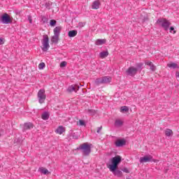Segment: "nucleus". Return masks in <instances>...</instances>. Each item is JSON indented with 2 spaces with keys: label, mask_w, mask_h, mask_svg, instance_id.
I'll use <instances>...</instances> for the list:
<instances>
[{
  "label": "nucleus",
  "mask_w": 179,
  "mask_h": 179,
  "mask_svg": "<svg viewBox=\"0 0 179 179\" xmlns=\"http://www.w3.org/2000/svg\"><path fill=\"white\" fill-rule=\"evenodd\" d=\"M65 66H66V62H62L60 64V67L64 68Z\"/></svg>",
  "instance_id": "obj_33"
},
{
  "label": "nucleus",
  "mask_w": 179,
  "mask_h": 179,
  "mask_svg": "<svg viewBox=\"0 0 179 179\" xmlns=\"http://www.w3.org/2000/svg\"><path fill=\"white\" fill-rule=\"evenodd\" d=\"M77 149L78 150H81L84 156H89V155L92 153V148L90 147V145L87 143L80 145Z\"/></svg>",
  "instance_id": "obj_3"
},
{
  "label": "nucleus",
  "mask_w": 179,
  "mask_h": 179,
  "mask_svg": "<svg viewBox=\"0 0 179 179\" xmlns=\"http://www.w3.org/2000/svg\"><path fill=\"white\" fill-rule=\"evenodd\" d=\"M56 134H59V135H62L64 132H65V127L62 126H59L55 131Z\"/></svg>",
  "instance_id": "obj_15"
},
{
  "label": "nucleus",
  "mask_w": 179,
  "mask_h": 179,
  "mask_svg": "<svg viewBox=\"0 0 179 179\" xmlns=\"http://www.w3.org/2000/svg\"><path fill=\"white\" fill-rule=\"evenodd\" d=\"M150 66L151 71H156V66L153 65V64H152V66Z\"/></svg>",
  "instance_id": "obj_34"
},
{
  "label": "nucleus",
  "mask_w": 179,
  "mask_h": 179,
  "mask_svg": "<svg viewBox=\"0 0 179 179\" xmlns=\"http://www.w3.org/2000/svg\"><path fill=\"white\" fill-rule=\"evenodd\" d=\"M0 136H1V134H0Z\"/></svg>",
  "instance_id": "obj_45"
},
{
  "label": "nucleus",
  "mask_w": 179,
  "mask_h": 179,
  "mask_svg": "<svg viewBox=\"0 0 179 179\" xmlns=\"http://www.w3.org/2000/svg\"><path fill=\"white\" fill-rule=\"evenodd\" d=\"M34 127V126L32 124L31 122L24 123L23 130L27 131V129H33Z\"/></svg>",
  "instance_id": "obj_12"
},
{
  "label": "nucleus",
  "mask_w": 179,
  "mask_h": 179,
  "mask_svg": "<svg viewBox=\"0 0 179 179\" xmlns=\"http://www.w3.org/2000/svg\"><path fill=\"white\" fill-rule=\"evenodd\" d=\"M76 139H78V136H76Z\"/></svg>",
  "instance_id": "obj_44"
},
{
  "label": "nucleus",
  "mask_w": 179,
  "mask_h": 179,
  "mask_svg": "<svg viewBox=\"0 0 179 179\" xmlns=\"http://www.w3.org/2000/svg\"><path fill=\"white\" fill-rule=\"evenodd\" d=\"M137 68H136L137 69V71H142V66H143V63H138L136 64Z\"/></svg>",
  "instance_id": "obj_26"
},
{
  "label": "nucleus",
  "mask_w": 179,
  "mask_h": 179,
  "mask_svg": "<svg viewBox=\"0 0 179 179\" xmlns=\"http://www.w3.org/2000/svg\"><path fill=\"white\" fill-rule=\"evenodd\" d=\"M167 66H169V68H172L173 69H179L178 64H177L176 63L168 64Z\"/></svg>",
  "instance_id": "obj_20"
},
{
  "label": "nucleus",
  "mask_w": 179,
  "mask_h": 179,
  "mask_svg": "<svg viewBox=\"0 0 179 179\" xmlns=\"http://www.w3.org/2000/svg\"><path fill=\"white\" fill-rule=\"evenodd\" d=\"M122 162V157L120 155H116L115 157L110 159V163H107L106 166L108 169H109L110 171H111L114 176L116 177H122V171L120 170H117L118 169V164Z\"/></svg>",
  "instance_id": "obj_1"
},
{
  "label": "nucleus",
  "mask_w": 179,
  "mask_h": 179,
  "mask_svg": "<svg viewBox=\"0 0 179 179\" xmlns=\"http://www.w3.org/2000/svg\"><path fill=\"white\" fill-rule=\"evenodd\" d=\"M37 97L38 99V103H40V104H43L47 98V95H45V90L43 89L40 90L38 92Z\"/></svg>",
  "instance_id": "obj_6"
},
{
  "label": "nucleus",
  "mask_w": 179,
  "mask_h": 179,
  "mask_svg": "<svg viewBox=\"0 0 179 179\" xmlns=\"http://www.w3.org/2000/svg\"><path fill=\"white\" fill-rule=\"evenodd\" d=\"M79 25H80V26H85V23H83V22H80V23H79Z\"/></svg>",
  "instance_id": "obj_41"
},
{
  "label": "nucleus",
  "mask_w": 179,
  "mask_h": 179,
  "mask_svg": "<svg viewBox=\"0 0 179 179\" xmlns=\"http://www.w3.org/2000/svg\"><path fill=\"white\" fill-rule=\"evenodd\" d=\"M61 30H62V27L59 26V27H56L54 29H53V32H54V35L55 36H59L61 33Z\"/></svg>",
  "instance_id": "obj_14"
},
{
  "label": "nucleus",
  "mask_w": 179,
  "mask_h": 179,
  "mask_svg": "<svg viewBox=\"0 0 179 179\" xmlns=\"http://www.w3.org/2000/svg\"><path fill=\"white\" fill-rule=\"evenodd\" d=\"M122 171H123L124 173H129V170H128L127 168H123L122 169Z\"/></svg>",
  "instance_id": "obj_36"
},
{
  "label": "nucleus",
  "mask_w": 179,
  "mask_h": 179,
  "mask_svg": "<svg viewBox=\"0 0 179 179\" xmlns=\"http://www.w3.org/2000/svg\"><path fill=\"white\" fill-rule=\"evenodd\" d=\"M157 23L159 24V26H162L163 29L165 30V31H167L170 28V26H171V22H170L166 18H159L157 20Z\"/></svg>",
  "instance_id": "obj_4"
},
{
  "label": "nucleus",
  "mask_w": 179,
  "mask_h": 179,
  "mask_svg": "<svg viewBox=\"0 0 179 179\" xmlns=\"http://www.w3.org/2000/svg\"><path fill=\"white\" fill-rule=\"evenodd\" d=\"M73 138H76V137L75 136H73Z\"/></svg>",
  "instance_id": "obj_43"
},
{
  "label": "nucleus",
  "mask_w": 179,
  "mask_h": 179,
  "mask_svg": "<svg viewBox=\"0 0 179 179\" xmlns=\"http://www.w3.org/2000/svg\"><path fill=\"white\" fill-rule=\"evenodd\" d=\"M127 179H131V178H129V177H127Z\"/></svg>",
  "instance_id": "obj_42"
},
{
  "label": "nucleus",
  "mask_w": 179,
  "mask_h": 179,
  "mask_svg": "<svg viewBox=\"0 0 179 179\" xmlns=\"http://www.w3.org/2000/svg\"><path fill=\"white\" fill-rule=\"evenodd\" d=\"M3 43H5V42L3 41V38H0V45H2V44H3Z\"/></svg>",
  "instance_id": "obj_39"
},
{
  "label": "nucleus",
  "mask_w": 179,
  "mask_h": 179,
  "mask_svg": "<svg viewBox=\"0 0 179 179\" xmlns=\"http://www.w3.org/2000/svg\"><path fill=\"white\" fill-rule=\"evenodd\" d=\"M169 30H170V33H172V31H173V34H176V30H174V28L173 27H171Z\"/></svg>",
  "instance_id": "obj_35"
},
{
  "label": "nucleus",
  "mask_w": 179,
  "mask_h": 179,
  "mask_svg": "<svg viewBox=\"0 0 179 179\" xmlns=\"http://www.w3.org/2000/svg\"><path fill=\"white\" fill-rule=\"evenodd\" d=\"M59 40V36L58 35H55L51 38V42L55 43V44H58Z\"/></svg>",
  "instance_id": "obj_17"
},
{
  "label": "nucleus",
  "mask_w": 179,
  "mask_h": 179,
  "mask_svg": "<svg viewBox=\"0 0 179 179\" xmlns=\"http://www.w3.org/2000/svg\"><path fill=\"white\" fill-rule=\"evenodd\" d=\"M51 5H52V2H48L45 3V6L47 9H50Z\"/></svg>",
  "instance_id": "obj_29"
},
{
  "label": "nucleus",
  "mask_w": 179,
  "mask_h": 179,
  "mask_svg": "<svg viewBox=\"0 0 179 179\" xmlns=\"http://www.w3.org/2000/svg\"><path fill=\"white\" fill-rule=\"evenodd\" d=\"M100 5H101V3L99 0L94 1L92 4V9H99V8H100Z\"/></svg>",
  "instance_id": "obj_13"
},
{
  "label": "nucleus",
  "mask_w": 179,
  "mask_h": 179,
  "mask_svg": "<svg viewBox=\"0 0 179 179\" xmlns=\"http://www.w3.org/2000/svg\"><path fill=\"white\" fill-rule=\"evenodd\" d=\"M113 78L110 76H103L98 78L94 80L95 86H100V85H108L111 83Z\"/></svg>",
  "instance_id": "obj_2"
},
{
  "label": "nucleus",
  "mask_w": 179,
  "mask_h": 179,
  "mask_svg": "<svg viewBox=\"0 0 179 179\" xmlns=\"http://www.w3.org/2000/svg\"><path fill=\"white\" fill-rule=\"evenodd\" d=\"M79 125H80L81 127H83V126L86 125V123L84 122V120H79Z\"/></svg>",
  "instance_id": "obj_32"
},
{
  "label": "nucleus",
  "mask_w": 179,
  "mask_h": 179,
  "mask_svg": "<svg viewBox=\"0 0 179 179\" xmlns=\"http://www.w3.org/2000/svg\"><path fill=\"white\" fill-rule=\"evenodd\" d=\"M39 171L41 173H42V174H50V171H48L47 169L40 168Z\"/></svg>",
  "instance_id": "obj_25"
},
{
  "label": "nucleus",
  "mask_w": 179,
  "mask_h": 179,
  "mask_svg": "<svg viewBox=\"0 0 179 179\" xmlns=\"http://www.w3.org/2000/svg\"><path fill=\"white\" fill-rule=\"evenodd\" d=\"M165 135L166 136H173V130L170 129H166L165 130Z\"/></svg>",
  "instance_id": "obj_23"
},
{
  "label": "nucleus",
  "mask_w": 179,
  "mask_h": 179,
  "mask_svg": "<svg viewBox=\"0 0 179 179\" xmlns=\"http://www.w3.org/2000/svg\"><path fill=\"white\" fill-rule=\"evenodd\" d=\"M50 24L52 27H54L57 24V20H51L50 22Z\"/></svg>",
  "instance_id": "obj_27"
},
{
  "label": "nucleus",
  "mask_w": 179,
  "mask_h": 179,
  "mask_svg": "<svg viewBox=\"0 0 179 179\" xmlns=\"http://www.w3.org/2000/svg\"><path fill=\"white\" fill-rule=\"evenodd\" d=\"M124 124V122L121 120H116L115 121V127H122Z\"/></svg>",
  "instance_id": "obj_21"
},
{
  "label": "nucleus",
  "mask_w": 179,
  "mask_h": 179,
  "mask_svg": "<svg viewBox=\"0 0 179 179\" xmlns=\"http://www.w3.org/2000/svg\"><path fill=\"white\" fill-rule=\"evenodd\" d=\"M101 129H103V126L98 127L96 130L97 134H100V131H101Z\"/></svg>",
  "instance_id": "obj_37"
},
{
  "label": "nucleus",
  "mask_w": 179,
  "mask_h": 179,
  "mask_svg": "<svg viewBox=\"0 0 179 179\" xmlns=\"http://www.w3.org/2000/svg\"><path fill=\"white\" fill-rule=\"evenodd\" d=\"M150 162H155L152 155H145L140 158V163H148Z\"/></svg>",
  "instance_id": "obj_9"
},
{
  "label": "nucleus",
  "mask_w": 179,
  "mask_h": 179,
  "mask_svg": "<svg viewBox=\"0 0 179 179\" xmlns=\"http://www.w3.org/2000/svg\"><path fill=\"white\" fill-rule=\"evenodd\" d=\"M107 40L106 39H97L95 42L96 45H103V44H106Z\"/></svg>",
  "instance_id": "obj_16"
},
{
  "label": "nucleus",
  "mask_w": 179,
  "mask_h": 179,
  "mask_svg": "<svg viewBox=\"0 0 179 179\" xmlns=\"http://www.w3.org/2000/svg\"><path fill=\"white\" fill-rule=\"evenodd\" d=\"M153 64L152 62H145V65H148V66H151Z\"/></svg>",
  "instance_id": "obj_38"
},
{
  "label": "nucleus",
  "mask_w": 179,
  "mask_h": 179,
  "mask_svg": "<svg viewBox=\"0 0 179 179\" xmlns=\"http://www.w3.org/2000/svg\"><path fill=\"white\" fill-rule=\"evenodd\" d=\"M78 34V31L72 30L69 31V37H75Z\"/></svg>",
  "instance_id": "obj_22"
},
{
  "label": "nucleus",
  "mask_w": 179,
  "mask_h": 179,
  "mask_svg": "<svg viewBox=\"0 0 179 179\" xmlns=\"http://www.w3.org/2000/svg\"><path fill=\"white\" fill-rule=\"evenodd\" d=\"M127 143V141H125V139H120V140H117L115 142V145L117 148H121L124 145H125Z\"/></svg>",
  "instance_id": "obj_10"
},
{
  "label": "nucleus",
  "mask_w": 179,
  "mask_h": 179,
  "mask_svg": "<svg viewBox=\"0 0 179 179\" xmlns=\"http://www.w3.org/2000/svg\"><path fill=\"white\" fill-rule=\"evenodd\" d=\"M0 20L3 24H9V23H12V20H10V17L8 13H4L1 17Z\"/></svg>",
  "instance_id": "obj_7"
},
{
  "label": "nucleus",
  "mask_w": 179,
  "mask_h": 179,
  "mask_svg": "<svg viewBox=\"0 0 179 179\" xmlns=\"http://www.w3.org/2000/svg\"><path fill=\"white\" fill-rule=\"evenodd\" d=\"M41 20L43 24L47 23V22H48V19H47L45 16H42Z\"/></svg>",
  "instance_id": "obj_30"
},
{
  "label": "nucleus",
  "mask_w": 179,
  "mask_h": 179,
  "mask_svg": "<svg viewBox=\"0 0 179 179\" xmlns=\"http://www.w3.org/2000/svg\"><path fill=\"white\" fill-rule=\"evenodd\" d=\"M44 68H45V63H44V62L40 63L38 65V69H44Z\"/></svg>",
  "instance_id": "obj_28"
},
{
  "label": "nucleus",
  "mask_w": 179,
  "mask_h": 179,
  "mask_svg": "<svg viewBox=\"0 0 179 179\" xmlns=\"http://www.w3.org/2000/svg\"><path fill=\"white\" fill-rule=\"evenodd\" d=\"M78 90H79V85H72L69 86L67 89V92L69 93H72V92H75L76 93Z\"/></svg>",
  "instance_id": "obj_11"
},
{
  "label": "nucleus",
  "mask_w": 179,
  "mask_h": 179,
  "mask_svg": "<svg viewBox=\"0 0 179 179\" xmlns=\"http://www.w3.org/2000/svg\"><path fill=\"white\" fill-rule=\"evenodd\" d=\"M121 113H128L129 111V108L128 106H122L120 108Z\"/></svg>",
  "instance_id": "obj_24"
},
{
  "label": "nucleus",
  "mask_w": 179,
  "mask_h": 179,
  "mask_svg": "<svg viewBox=\"0 0 179 179\" xmlns=\"http://www.w3.org/2000/svg\"><path fill=\"white\" fill-rule=\"evenodd\" d=\"M42 50L44 52L48 51V48H50V38H48V35H43L42 40Z\"/></svg>",
  "instance_id": "obj_5"
},
{
  "label": "nucleus",
  "mask_w": 179,
  "mask_h": 179,
  "mask_svg": "<svg viewBox=\"0 0 179 179\" xmlns=\"http://www.w3.org/2000/svg\"><path fill=\"white\" fill-rule=\"evenodd\" d=\"M28 20L29 21V23H32L33 20H31V17H29Z\"/></svg>",
  "instance_id": "obj_40"
},
{
  "label": "nucleus",
  "mask_w": 179,
  "mask_h": 179,
  "mask_svg": "<svg viewBox=\"0 0 179 179\" xmlns=\"http://www.w3.org/2000/svg\"><path fill=\"white\" fill-rule=\"evenodd\" d=\"M126 73L129 76H134L138 73V69L131 66L127 70Z\"/></svg>",
  "instance_id": "obj_8"
},
{
  "label": "nucleus",
  "mask_w": 179,
  "mask_h": 179,
  "mask_svg": "<svg viewBox=\"0 0 179 179\" xmlns=\"http://www.w3.org/2000/svg\"><path fill=\"white\" fill-rule=\"evenodd\" d=\"M100 58H107L108 57V51H103L99 53Z\"/></svg>",
  "instance_id": "obj_19"
},
{
  "label": "nucleus",
  "mask_w": 179,
  "mask_h": 179,
  "mask_svg": "<svg viewBox=\"0 0 179 179\" xmlns=\"http://www.w3.org/2000/svg\"><path fill=\"white\" fill-rule=\"evenodd\" d=\"M88 113L89 114H91V115H94V114H96V110L93 109H90V110H88Z\"/></svg>",
  "instance_id": "obj_31"
},
{
  "label": "nucleus",
  "mask_w": 179,
  "mask_h": 179,
  "mask_svg": "<svg viewBox=\"0 0 179 179\" xmlns=\"http://www.w3.org/2000/svg\"><path fill=\"white\" fill-rule=\"evenodd\" d=\"M41 118H42V120L47 121V120H48V118H50V114L48 113V112L43 113L41 115Z\"/></svg>",
  "instance_id": "obj_18"
}]
</instances>
